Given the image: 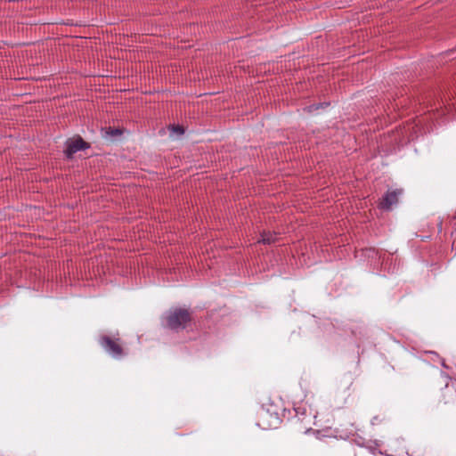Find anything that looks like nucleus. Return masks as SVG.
<instances>
[{
  "label": "nucleus",
  "mask_w": 456,
  "mask_h": 456,
  "mask_svg": "<svg viewBox=\"0 0 456 456\" xmlns=\"http://www.w3.org/2000/svg\"><path fill=\"white\" fill-rule=\"evenodd\" d=\"M165 319L167 326L177 331L185 329L187 323L191 321V315L186 309L175 308L167 312Z\"/></svg>",
  "instance_id": "f257e3e1"
},
{
  "label": "nucleus",
  "mask_w": 456,
  "mask_h": 456,
  "mask_svg": "<svg viewBox=\"0 0 456 456\" xmlns=\"http://www.w3.org/2000/svg\"><path fill=\"white\" fill-rule=\"evenodd\" d=\"M402 193L403 190L401 189L388 190L379 203V208L384 210H391L392 207L397 204L398 198L400 195H402Z\"/></svg>",
  "instance_id": "f03ea898"
},
{
  "label": "nucleus",
  "mask_w": 456,
  "mask_h": 456,
  "mask_svg": "<svg viewBox=\"0 0 456 456\" xmlns=\"http://www.w3.org/2000/svg\"><path fill=\"white\" fill-rule=\"evenodd\" d=\"M100 344L112 357L120 358L122 356L123 351L121 346L110 338L106 336L102 337L100 340Z\"/></svg>",
  "instance_id": "7ed1b4c3"
},
{
  "label": "nucleus",
  "mask_w": 456,
  "mask_h": 456,
  "mask_svg": "<svg viewBox=\"0 0 456 456\" xmlns=\"http://www.w3.org/2000/svg\"><path fill=\"white\" fill-rule=\"evenodd\" d=\"M88 147V144L81 137H78L75 140L66 142L64 152L68 158H71L76 152L87 149Z\"/></svg>",
  "instance_id": "20e7f679"
},
{
  "label": "nucleus",
  "mask_w": 456,
  "mask_h": 456,
  "mask_svg": "<svg viewBox=\"0 0 456 456\" xmlns=\"http://www.w3.org/2000/svg\"><path fill=\"white\" fill-rule=\"evenodd\" d=\"M276 240V234L271 233V232H263L261 234V239L258 240V242H261L263 244H271L274 242Z\"/></svg>",
  "instance_id": "39448f33"
},
{
  "label": "nucleus",
  "mask_w": 456,
  "mask_h": 456,
  "mask_svg": "<svg viewBox=\"0 0 456 456\" xmlns=\"http://www.w3.org/2000/svg\"><path fill=\"white\" fill-rule=\"evenodd\" d=\"M321 107H322V104H318V105L314 104V105H310V106L306 107V108L305 109V110H306V111H308V112H312V111H314V110H318V109H319V108H321Z\"/></svg>",
  "instance_id": "423d86ee"
},
{
  "label": "nucleus",
  "mask_w": 456,
  "mask_h": 456,
  "mask_svg": "<svg viewBox=\"0 0 456 456\" xmlns=\"http://www.w3.org/2000/svg\"><path fill=\"white\" fill-rule=\"evenodd\" d=\"M174 131L176 132L179 134H183V132H184L183 129L182 127H180V126L175 127Z\"/></svg>",
  "instance_id": "0eeeda50"
}]
</instances>
